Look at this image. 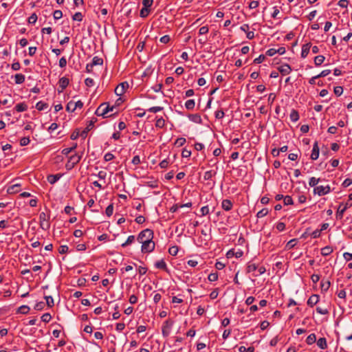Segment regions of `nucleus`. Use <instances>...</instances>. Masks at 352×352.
I'll use <instances>...</instances> for the list:
<instances>
[{
  "mask_svg": "<svg viewBox=\"0 0 352 352\" xmlns=\"http://www.w3.org/2000/svg\"><path fill=\"white\" fill-rule=\"evenodd\" d=\"M114 107H110L108 102L102 103L96 110L95 114L98 116H102L103 118L109 117L107 116V113L113 111Z\"/></svg>",
  "mask_w": 352,
  "mask_h": 352,
  "instance_id": "1",
  "label": "nucleus"
},
{
  "mask_svg": "<svg viewBox=\"0 0 352 352\" xmlns=\"http://www.w3.org/2000/svg\"><path fill=\"white\" fill-rule=\"evenodd\" d=\"M50 216L44 212H41L39 214V224L41 229L43 230H47L50 228Z\"/></svg>",
  "mask_w": 352,
  "mask_h": 352,
  "instance_id": "2",
  "label": "nucleus"
},
{
  "mask_svg": "<svg viewBox=\"0 0 352 352\" xmlns=\"http://www.w3.org/2000/svg\"><path fill=\"white\" fill-rule=\"evenodd\" d=\"M153 236H154V233H153V231L151 229H145L142 231H141L138 237H137V240L139 243H144V241H146L147 239H153Z\"/></svg>",
  "mask_w": 352,
  "mask_h": 352,
  "instance_id": "3",
  "label": "nucleus"
},
{
  "mask_svg": "<svg viewBox=\"0 0 352 352\" xmlns=\"http://www.w3.org/2000/svg\"><path fill=\"white\" fill-rule=\"evenodd\" d=\"M155 244L153 239L144 241L142 243L141 251L142 253H151L155 250Z\"/></svg>",
  "mask_w": 352,
  "mask_h": 352,
  "instance_id": "4",
  "label": "nucleus"
},
{
  "mask_svg": "<svg viewBox=\"0 0 352 352\" xmlns=\"http://www.w3.org/2000/svg\"><path fill=\"white\" fill-rule=\"evenodd\" d=\"M331 187L327 186H318L314 188V193L318 196H323L329 194L331 192Z\"/></svg>",
  "mask_w": 352,
  "mask_h": 352,
  "instance_id": "5",
  "label": "nucleus"
},
{
  "mask_svg": "<svg viewBox=\"0 0 352 352\" xmlns=\"http://www.w3.org/2000/svg\"><path fill=\"white\" fill-rule=\"evenodd\" d=\"M173 322L170 319L166 320L163 323L162 328V333L164 337H167L169 336V334L170 333V329L173 327Z\"/></svg>",
  "mask_w": 352,
  "mask_h": 352,
  "instance_id": "6",
  "label": "nucleus"
},
{
  "mask_svg": "<svg viewBox=\"0 0 352 352\" xmlns=\"http://www.w3.org/2000/svg\"><path fill=\"white\" fill-rule=\"evenodd\" d=\"M129 88V84L127 82H122L120 83L115 89V94L117 96H122L124 94L126 90Z\"/></svg>",
  "mask_w": 352,
  "mask_h": 352,
  "instance_id": "7",
  "label": "nucleus"
},
{
  "mask_svg": "<svg viewBox=\"0 0 352 352\" xmlns=\"http://www.w3.org/2000/svg\"><path fill=\"white\" fill-rule=\"evenodd\" d=\"M154 266L157 269L164 270L166 273L170 274V270L168 268L167 265L164 259L157 261L155 263Z\"/></svg>",
  "mask_w": 352,
  "mask_h": 352,
  "instance_id": "8",
  "label": "nucleus"
},
{
  "mask_svg": "<svg viewBox=\"0 0 352 352\" xmlns=\"http://www.w3.org/2000/svg\"><path fill=\"white\" fill-rule=\"evenodd\" d=\"M319 151L320 148L318 146V144L316 142L313 145L312 152L311 154V158L313 160H316L319 157Z\"/></svg>",
  "mask_w": 352,
  "mask_h": 352,
  "instance_id": "9",
  "label": "nucleus"
},
{
  "mask_svg": "<svg viewBox=\"0 0 352 352\" xmlns=\"http://www.w3.org/2000/svg\"><path fill=\"white\" fill-rule=\"evenodd\" d=\"M69 83V80L66 77H62L59 79L58 81V85L59 87L61 89L60 90H58V92H62L68 85Z\"/></svg>",
  "mask_w": 352,
  "mask_h": 352,
  "instance_id": "10",
  "label": "nucleus"
},
{
  "mask_svg": "<svg viewBox=\"0 0 352 352\" xmlns=\"http://www.w3.org/2000/svg\"><path fill=\"white\" fill-rule=\"evenodd\" d=\"M278 69L282 75H287L292 71V68H291L290 65L287 63L278 67Z\"/></svg>",
  "mask_w": 352,
  "mask_h": 352,
  "instance_id": "11",
  "label": "nucleus"
},
{
  "mask_svg": "<svg viewBox=\"0 0 352 352\" xmlns=\"http://www.w3.org/2000/svg\"><path fill=\"white\" fill-rule=\"evenodd\" d=\"M319 299H320L319 295H318V294H312L309 298L307 303V305L309 307H314L315 305H316L318 302Z\"/></svg>",
  "mask_w": 352,
  "mask_h": 352,
  "instance_id": "12",
  "label": "nucleus"
},
{
  "mask_svg": "<svg viewBox=\"0 0 352 352\" xmlns=\"http://www.w3.org/2000/svg\"><path fill=\"white\" fill-rule=\"evenodd\" d=\"M311 47V43H305L302 46L301 58H305L307 57V56L308 55V54L310 51Z\"/></svg>",
  "mask_w": 352,
  "mask_h": 352,
  "instance_id": "13",
  "label": "nucleus"
},
{
  "mask_svg": "<svg viewBox=\"0 0 352 352\" xmlns=\"http://www.w3.org/2000/svg\"><path fill=\"white\" fill-rule=\"evenodd\" d=\"M233 206L232 202L230 199H223L221 202V208L226 211H230Z\"/></svg>",
  "mask_w": 352,
  "mask_h": 352,
  "instance_id": "14",
  "label": "nucleus"
},
{
  "mask_svg": "<svg viewBox=\"0 0 352 352\" xmlns=\"http://www.w3.org/2000/svg\"><path fill=\"white\" fill-rule=\"evenodd\" d=\"M346 209L347 206H343V204H340L336 212V218L341 219L343 217V214Z\"/></svg>",
  "mask_w": 352,
  "mask_h": 352,
  "instance_id": "15",
  "label": "nucleus"
},
{
  "mask_svg": "<svg viewBox=\"0 0 352 352\" xmlns=\"http://www.w3.org/2000/svg\"><path fill=\"white\" fill-rule=\"evenodd\" d=\"M258 268V264L254 263L252 261H250L247 264L246 272L251 273L256 271Z\"/></svg>",
  "mask_w": 352,
  "mask_h": 352,
  "instance_id": "16",
  "label": "nucleus"
},
{
  "mask_svg": "<svg viewBox=\"0 0 352 352\" xmlns=\"http://www.w3.org/2000/svg\"><path fill=\"white\" fill-rule=\"evenodd\" d=\"M188 118L190 121L197 124H201L202 122L200 115L197 113L188 115Z\"/></svg>",
  "mask_w": 352,
  "mask_h": 352,
  "instance_id": "17",
  "label": "nucleus"
},
{
  "mask_svg": "<svg viewBox=\"0 0 352 352\" xmlns=\"http://www.w3.org/2000/svg\"><path fill=\"white\" fill-rule=\"evenodd\" d=\"M317 345L321 349H326L328 347L327 340L325 338H320L317 340Z\"/></svg>",
  "mask_w": 352,
  "mask_h": 352,
  "instance_id": "18",
  "label": "nucleus"
},
{
  "mask_svg": "<svg viewBox=\"0 0 352 352\" xmlns=\"http://www.w3.org/2000/svg\"><path fill=\"white\" fill-rule=\"evenodd\" d=\"M331 285V282L329 280L322 279L320 283V287L322 292H327Z\"/></svg>",
  "mask_w": 352,
  "mask_h": 352,
  "instance_id": "19",
  "label": "nucleus"
},
{
  "mask_svg": "<svg viewBox=\"0 0 352 352\" xmlns=\"http://www.w3.org/2000/svg\"><path fill=\"white\" fill-rule=\"evenodd\" d=\"M82 155H78L76 153L70 156L68 160L76 166L80 161Z\"/></svg>",
  "mask_w": 352,
  "mask_h": 352,
  "instance_id": "20",
  "label": "nucleus"
},
{
  "mask_svg": "<svg viewBox=\"0 0 352 352\" xmlns=\"http://www.w3.org/2000/svg\"><path fill=\"white\" fill-rule=\"evenodd\" d=\"M21 184H15L8 188V192L10 194L16 193L20 191Z\"/></svg>",
  "mask_w": 352,
  "mask_h": 352,
  "instance_id": "21",
  "label": "nucleus"
},
{
  "mask_svg": "<svg viewBox=\"0 0 352 352\" xmlns=\"http://www.w3.org/2000/svg\"><path fill=\"white\" fill-rule=\"evenodd\" d=\"M289 118H290V120L292 122H297L300 118L299 113H298V111H296V109H292L290 113Z\"/></svg>",
  "mask_w": 352,
  "mask_h": 352,
  "instance_id": "22",
  "label": "nucleus"
},
{
  "mask_svg": "<svg viewBox=\"0 0 352 352\" xmlns=\"http://www.w3.org/2000/svg\"><path fill=\"white\" fill-rule=\"evenodd\" d=\"M217 174V170H210L206 172H205L204 175V180H210L214 176H215Z\"/></svg>",
  "mask_w": 352,
  "mask_h": 352,
  "instance_id": "23",
  "label": "nucleus"
},
{
  "mask_svg": "<svg viewBox=\"0 0 352 352\" xmlns=\"http://www.w3.org/2000/svg\"><path fill=\"white\" fill-rule=\"evenodd\" d=\"M60 175H58V174H56V175H50L47 176V182L51 184H55L60 178Z\"/></svg>",
  "mask_w": 352,
  "mask_h": 352,
  "instance_id": "24",
  "label": "nucleus"
},
{
  "mask_svg": "<svg viewBox=\"0 0 352 352\" xmlns=\"http://www.w3.org/2000/svg\"><path fill=\"white\" fill-rule=\"evenodd\" d=\"M14 109L17 112H23L28 109V105L25 102L18 103Z\"/></svg>",
  "mask_w": 352,
  "mask_h": 352,
  "instance_id": "25",
  "label": "nucleus"
},
{
  "mask_svg": "<svg viewBox=\"0 0 352 352\" xmlns=\"http://www.w3.org/2000/svg\"><path fill=\"white\" fill-rule=\"evenodd\" d=\"M333 250L331 246H325L321 249V254L327 256L333 252Z\"/></svg>",
  "mask_w": 352,
  "mask_h": 352,
  "instance_id": "26",
  "label": "nucleus"
},
{
  "mask_svg": "<svg viewBox=\"0 0 352 352\" xmlns=\"http://www.w3.org/2000/svg\"><path fill=\"white\" fill-rule=\"evenodd\" d=\"M14 79H15V83L19 85V84H22L24 82L25 77L22 74H16L14 76Z\"/></svg>",
  "mask_w": 352,
  "mask_h": 352,
  "instance_id": "27",
  "label": "nucleus"
},
{
  "mask_svg": "<svg viewBox=\"0 0 352 352\" xmlns=\"http://www.w3.org/2000/svg\"><path fill=\"white\" fill-rule=\"evenodd\" d=\"M30 308L28 305H21L17 309L16 313L21 314H28L30 312Z\"/></svg>",
  "mask_w": 352,
  "mask_h": 352,
  "instance_id": "28",
  "label": "nucleus"
},
{
  "mask_svg": "<svg viewBox=\"0 0 352 352\" xmlns=\"http://www.w3.org/2000/svg\"><path fill=\"white\" fill-rule=\"evenodd\" d=\"M316 342V336L315 333H311L306 339V343L308 345H311Z\"/></svg>",
  "mask_w": 352,
  "mask_h": 352,
  "instance_id": "29",
  "label": "nucleus"
},
{
  "mask_svg": "<svg viewBox=\"0 0 352 352\" xmlns=\"http://www.w3.org/2000/svg\"><path fill=\"white\" fill-rule=\"evenodd\" d=\"M324 59L325 58L322 55L316 56L314 58V64L316 65V66H320L323 63Z\"/></svg>",
  "mask_w": 352,
  "mask_h": 352,
  "instance_id": "30",
  "label": "nucleus"
},
{
  "mask_svg": "<svg viewBox=\"0 0 352 352\" xmlns=\"http://www.w3.org/2000/svg\"><path fill=\"white\" fill-rule=\"evenodd\" d=\"M135 236L134 235H130V236H128L126 241L121 245V246L122 248H125L127 245H129L132 244L135 241Z\"/></svg>",
  "mask_w": 352,
  "mask_h": 352,
  "instance_id": "31",
  "label": "nucleus"
},
{
  "mask_svg": "<svg viewBox=\"0 0 352 352\" xmlns=\"http://www.w3.org/2000/svg\"><path fill=\"white\" fill-rule=\"evenodd\" d=\"M195 102L193 99L188 100L185 102V107L188 110H192L195 108Z\"/></svg>",
  "mask_w": 352,
  "mask_h": 352,
  "instance_id": "32",
  "label": "nucleus"
},
{
  "mask_svg": "<svg viewBox=\"0 0 352 352\" xmlns=\"http://www.w3.org/2000/svg\"><path fill=\"white\" fill-rule=\"evenodd\" d=\"M297 242H298L297 239H291L290 241H289L287 243L286 246H285L286 249L291 250V249L294 248L296 245Z\"/></svg>",
  "mask_w": 352,
  "mask_h": 352,
  "instance_id": "33",
  "label": "nucleus"
},
{
  "mask_svg": "<svg viewBox=\"0 0 352 352\" xmlns=\"http://www.w3.org/2000/svg\"><path fill=\"white\" fill-rule=\"evenodd\" d=\"M48 104L43 101H39L36 104V108L38 111H43L47 108Z\"/></svg>",
  "mask_w": 352,
  "mask_h": 352,
  "instance_id": "34",
  "label": "nucleus"
},
{
  "mask_svg": "<svg viewBox=\"0 0 352 352\" xmlns=\"http://www.w3.org/2000/svg\"><path fill=\"white\" fill-rule=\"evenodd\" d=\"M91 63L93 65V67L96 65H102L103 64V60L102 58L98 56H94Z\"/></svg>",
  "mask_w": 352,
  "mask_h": 352,
  "instance_id": "35",
  "label": "nucleus"
},
{
  "mask_svg": "<svg viewBox=\"0 0 352 352\" xmlns=\"http://www.w3.org/2000/svg\"><path fill=\"white\" fill-rule=\"evenodd\" d=\"M151 12V9L142 7L140 12V16L142 18H146Z\"/></svg>",
  "mask_w": 352,
  "mask_h": 352,
  "instance_id": "36",
  "label": "nucleus"
},
{
  "mask_svg": "<svg viewBox=\"0 0 352 352\" xmlns=\"http://www.w3.org/2000/svg\"><path fill=\"white\" fill-rule=\"evenodd\" d=\"M320 181V178H316L315 177H312L309 179V185L311 187H316V185L318 184V182Z\"/></svg>",
  "mask_w": 352,
  "mask_h": 352,
  "instance_id": "37",
  "label": "nucleus"
},
{
  "mask_svg": "<svg viewBox=\"0 0 352 352\" xmlns=\"http://www.w3.org/2000/svg\"><path fill=\"white\" fill-rule=\"evenodd\" d=\"M268 212H269V210L267 208H263L257 212L256 217L258 219L264 217L268 214Z\"/></svg>",
  "mask_w": 352,
  "mask_h": 352,
  "instance_id": "38",
  "label": "nucleus"
},
{
  "mask_svg": "<svg viewBox=\"0 0 352 352\" xmlns=\"http://www.w3.org/2000/svg\"><path fill=\"white\" fill-rule=\"evenodd\" d=\"M76 147H77V144L75 143L73 144V146L72 147L64 148L62 151V153L67 155L69 153H70L71 152H72L73 151H74L76 148Z\"/></svg>",
  "mask_w": 352,
  "mask_h": 352,
  "instance_id": "39",
  "label": "nucleus"
},
{
  "mask_svg": "<svg viewBox=\"0 0 352 352\" xmlns=\"http://www.w3.org/2000/svg\"><path fill=\"white\" fill-rule=\"evenodd\" d=\"M283 203L285 206L293 205L294 201L291 196L287 195L283 198Z\"/></svg>",
  "mask_w": 352,
  "mask_h": 352,
  "instance_id": "40",
  "label": "nucleus"
},
{
  "mask_svg": "<svg viewBox=\"0 0 352 352\" xmlns=\"http://www.w3.org/2000/svg\"><path fill=\"white\" fill-rule=\"evenodd\" d=\"M44 298L46 300V304L49 307H52L54 305V302L52 296H45Z\"/></svg>",
  "mask_w": 352,
  "mask_h": 352,
  "instance_id": "41",
  "label": "nucleus"
},
{
  "mask_svg": "<svg viewBox=\"0 0 352 352\" xmlns=\"http://www.w3.org/2000/svg\"><path fill=\"white\" fill-rule=\"evenodd\" d=\"M165 126V120L163 118L157 119L155 122V126L157 128L162 129Z\"/></svg>",
  "mask_w": 352,
  "mask_h": 352,
  "instance_id": "42",
  "label": "nucleus"
},
{
  "mask_svg": "<svg viewBox=\"0 0 352 352\" xmlns=\"http://www.w3.org/2000/svg\"><path fill=\"white\" fill-rule=\"evenodd\" d=\"M146 186H147L151 188H157L159 186L158 182L157 180L146 182Z\"/></svg>",
  "mask_w": 352,
  "mask_h": 352,
  "instance_id": "43",
  "label": "nucleus"
},
{
  "mask_svg": "<svg viewBox=\"0 0 352 352\" xmlns=\"http://www.w3.org/2000/svg\"><path fill=\"white\" fill-rule=\"evenodd\" d=\"M179 248L177 245H173L168 249V253L172 256H176L178 253Z\"/></svg>",
  "mask_w": 352,
  "mask_h": 352,
  "instance_id": "44",
  "label": "nucleus"
},
{
  "mask_svg": "<svg viewBox=\"0 0 352 352\" xmlns=\"http://www.w3.org/2000/svg\"><path fill=\"white\" fill-rule=\"evenodd\" d=\"M82 19H83V15L81 12H76L73 16H72V19L74 21H82Z\"/></svg>",
  "mask_w": 352,
  "mask_h": 352,
  "instance_id": "45",
  "label": "nucleus"
},
{
  "mask_svg": "<svg viewBox=\"0 0 352 352\" xmlns=\"http://www.w3.org/2000/svg\"><path fill=\"white\" fill-rule=\"evenodd\" d=\"M66 110L68 112H74L76 110L74 107V102L69 101L66 106Z\"/></svg>",
  "mask_w": 352,
  "mask_h": 352,
  "instance_id": "46",
  "label": "nucleus"
},
{
  "mask_svg": "<svg viewBox=\"0 0 352 352\" xmlns=\"http://www.w3.org/2000/svg\"><path fill=\"white\" fill-rule=\"evenodd\" d=\"M208 279L210 282H214V281L217 280V279H218V273L217 272L210 273L208 275Z\"/></svg>",
  "mask_w": 352,
  "mask_h": 352,
  "instance_id": "47",
  "label": "nucleus"
},
{
  "mask_svg": "<svg viewBox=\"0 0 352 352\" xmlns=\"http://www.w3.org/2000/svg\"><path fill=\"white\" fill-rule=\"evenodd\" d=\"M53 16L55 20L60 19L63 17V12L60 10H56L53 13Z\"/></svg>",
  "mask_w": 352,
  "mask_h": 352,
  "instance_id": "48",
  "label": "nucleus"
},
{
  "mask_svg": "<svg viewBox=\"0 0 352 352\" xmlns=\"http://www.w3.org/2000/svg\"><path fill=\"white\" fill-rule=\"evenodd\" d=\"M113 204H110L107 207V208L105 210V214H107V216L111 217L113 214Z\"/></svg>",
  "mask_w": 352,
  "mask_h": 352,
  "instance_id": "49",
  "label": "nucleus"
},
{
  "mask_svg": "<svg viewBox=\"0 0 352 352\" xmlns=\"http://www.w3.org/2000/svg\"><path fill=\"white\" fill-rule=\"evenodd\" d=\"M52 319V316L49 313H45L41 316V320L44 322H49Z\"/></svg>",
  "mask_w": 352,
  "mask_h": 352,
  "instance_id": "50",
  "label": "nucleus"
},
{
  "mask_svg": "<svg viewBox=\"0 0 352 352\" xmlns=\"http://www.w3.org/2000/svg\"><path fill=\"white\" fill-rule=\"evenodd\" d=\"M333 91H334V94L337 96H340L343 93V88L341 86H337V87H334V89H333Z\"/></svg>",
  "mask_w": 352,
  "mask_h": 352,
  "instance_id": "51",
  "label": "nucleus"
},
{
  "mask_svg": "<svg viewBox=\"0 0 352 352\" xmlns=\"http://www.w3.org/2000/svg\"><path fill=\"white\" fill-rule=\"evenodd\" d=\"M186 143V139L184 138H178L175 142V144L178 146H182Z\"/></svg>",
  "mask_w": 352,
  "mask_h": 352,
  "instance_id": "52",
  "label": "nucleus"
},
{
  "mask_svg": "<svg viewBox=\"0 0 352 352\" xmlns=\"http://www.w3.org/2000/svg\"><path fill=\"white\" fill-rule=\"evenodd\" d=\"M69 248L66 245H60L58 248V252L61 254L68 252Z\"/></svg>",
  "mask_w": 352,
  "mask_h": 352,
  "instance_id": "53",
  "label": "nucleus"
},
{
  "mask_svg": "<svg viewBox=\"0 0 352 352\" xmlns=\"http://www.w3.org/2000/svg\"><path fill=\"white\" fill-rule=\"evenodd\" d=\"M153 3V0H143L142 5L143 7L150 9Z\"/></svg>",
  "mask_w": 352,
  "mask_h": 352,
  "instance_id": "54",
  "label": "nucleus"
},
{
  "mask_svg": "<svg viewBox=\"0 0 352 352\" xmlns=\"http://www.w3.org/2000/svg\"><path fill=\"white\" fill-rule=\"evenodd\" d=\"M37 15L35 13H33L29 18H28V23L30 24H34L37 21Z\"/></svg>",
  "mask_w": 352,
  "mask_h": 352,
  "instance_id": "55",
  "label": "nucleus"
},
{
  "mask_svg": "<svg viewBox=\"0 0 352 352\" xmlns=\"http://www.w3.org/2000/svg\"><path fill=\"white\" fill-rule=\"evenodd\" d=\"M259 6V2L258 1H251L248 3V7L250 9H255Z\"/></svg>",
  "mask_w": 352,
  "mask_h": 352,
  "instance_id": "56",
  "label": "nucleus"
},
{
  "mask_svg": "<svg viewBox=\"0 0 352 352\" xmlns=\"http://www.w3.org/2000/svg\"><path fill=\"white\" fill-rule=\"evenodd\" d=\"M30 140L28 137H23L20 140L21 146H26L30 143Z\"/></svg>",
  "mask_w": 352,
  "mask_h": 352,
  "instance_id": "57",
  "label": "nucleus"
},
{
  "mask_svg": "<svg viewBox=\"0 0 352 352\" xmlns=\"http://www.w3.org/2000/svg\"><path fill=\"white\" fill-rule=\"evenodd\" d=\"M115 158V156L111 153H107L104 156V160L106 162H109Z\"/></svg>",
  "mask_w": 352,
  "mask_h": 352,
  "instance_id": "58",
  "label": "nucleus"
},
{
  "mask_svg": "<svg viewBox=\"0 0 352 352\" xmlns=\"http://www.w3.org/2000/svg\"><path fill=\"white\" fill-rule=\"evenodd\" d=\"M45 307V303L43 302H38L37 303H36L35 306H34V309L37 310V311H41L44 309Z\"/></svg>",
  "mask_w": 352,
  "mask_h": 352,
  "instance_id": "59",
  "label": "nucleus"
},
{
  "mask_svg": "<svg viewBox=\"0 0 352 352\" xmlns=\"http://www.w3.org/2000/svg\"><path fill=\"white\" fill-rule=\"evenodd\" d=\"M265 59V56L263 54L259 55V56L254 60V63L259 64L263 62Z\"/></svg>",
  "mask_w": 352,
  "mask_h": 352,
  "instance_id": "60",
  "label": "nucleus"
},
{
  "mask_svg": "<svg viewBox=\"0 0 352 352\" xmlns=\"http://www.w3.org/2000/svg\"><path fill=\"white\" fill-rule=\"evenodd\" d=\"M85 84L89 87H93L94 85V80L91 78H87L85 80Z\"/></svg>",
  "mask_w": 352,
  "mask_h": 352,
  "instance_id": "61",
  "label": "nucleus"
},
{
  "mask_svg": "<svg viewBox=\"0 0 352 352\" xmlns=\"http://www.w3.org/2000/svg\"><path fill=\"white\" fill-rule=\"evenodd\" d=\"M276 228L278 231L282 232L285 229V223L283 222H278L276 226Z\"/></svg>",
  "mask_w": 352,
  "mask_h": 352,
  "instance_id": "62",
  "label": "nucleus"
},
{
  "mask_svg": "<svg viewBox=\"0 0 352 352\" xmlns=\"http://www.w3.org/2000/svg\"><path fill=\"white\" fill-rule=\"evenodd\" d=\"M215 118L217 119H222L224 117V112L223 110H217L215 111Z\"/></svg>",
  "mask_w": 352,
  "mask_h": 352,
  "instance_id": "63",
  "label": "nucleus"
},
{
  "mask_svg": "<svg viewBox=\"0 0 352 352\" xmlns=\"http://www.w3.org/2000/svg\"><path fill=\"white\" fill-rule=\"evenodd\" d=\"M351 184H352V179L346 178L342 182V186L344 188H346L349 186Z\"/></svg>",
  "mask_w": 352,
  "mask_h": 352,
  "instance_id": "64",
  "label": "nucleus"
}]
</instances>
